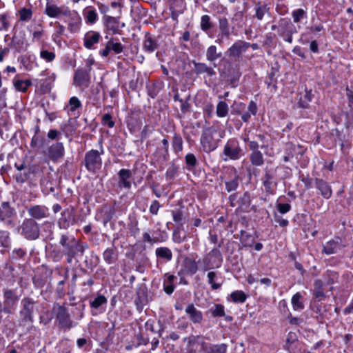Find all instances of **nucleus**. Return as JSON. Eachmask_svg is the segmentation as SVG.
Returning <instances> with one entry per match:
<instances>
[{
	"label": "nucleus",
	"mask_w": 353,
	"mask_h": 353,
	"mask_svg": "<svg viewBox=\"0 0 353 353\" xmlns=\"http://www.w3.org/2000/svg\"><path fill=\"white\" fill-rule=\"evenodd\" d=\"M59 244L63 249L66 263L68 264H71L74 260H76L77 257L82 256L85 250L88 248L87 243L76 239L72 235L66 234H61Z\"/></svg>",
	"instance_id": "f257e3e1"
},
{
	"label": "nucleus",
	"mask_w": 353,
	"mask_h": 353,
	"mask_svg": "<svg viewBox=\"0 0 353 353\" xmlns=\"http://www.w3.org/2000/svg\"><path fill=\"white\" fill-rule=\"evenodd\" d=\"M223 243V240L222 239L216 247L212 249L202 259L198 261V263H201V270L206 272L211 269L219 268L222 265L223 258L220 248Z\"/></svg>",
	"instance_id": "f03ea898"
},
{
	"label": "nucleus",
	"mask_w": 353,
	"mask_h": 353,
	"mask_svg": "<svg viewBox=\"0 0 353 353\" xmlns=\"http://www.w3.org/2000/svg\"><path fill=\"white\" fill-rule=\"evenodd\" d=\"M104 151L103 146L100 147V150L92 149L85 152L84 159L82 161L85 169L90 173H97L102 167L101 155Z\"/></svg>",
	"instance_id": "7ed1b4c3"
},
{
	"label": "nucleus",
	"mask_w": 353,
	"mask_h": 353,
	"mask_svg": "<svg viewBox=\"0 0 353 353\" xmlns=\"http://www.w3.org/2000/svg\"><path fill=\"white\" fill-rule=\"evenodd\" d=\"M222 154L225 157L223 158L224 161H236L244 156V150L236 138H230L225 143Z\"/></svg>",
	"instance_id": "20e7f679"
},
{
	"label": "nucleus",
	"mask_w": 353,
	"mask_h": 353,
	"mask_svg": "<svg viewBox=\"0 0 353 353\" xmlns=\"http://www.w3.org/2000/svg\"><path fill=\"white\" fill-rule=\"evenodd\" d=\"M20 234L28 241H34L39 238L40 227L33 219H25L19 228Z\"/></svg>",
	"instance_id": "39448f33"
},
{
	"label": "nucleus",
	"mask_w": 353,
	"mask_h": 353,
	"mask_svg": "<svg viewBox=\"0 0 353 353\" xmlns=\"http://www.w3.org/2000/svg\"><path fill=\"white\" fill-rule=\"evenodd\" d=\"M16 216V210L10 201L0 203V223L8 228H12L15 225Z\"/></svg>",
	"instance_id": "423d86ee"
},
{
	"label": "nucleus",
	"mask_w": 353,
	"mask_h": 353,
	"mask_svg": "<svg viewBox=\"0 0 353 353\" xmlns=\"http://www.w3.org/2000/svg\"><path fill=\"white\" fill-rule=\"evenodd\" d=\"M261 181L266 195L275 194L278 185L276 169L265 168Z\"/></svg>",
	"instance_id": "0eeeda50"
},
{
	"label": "nucleus",
	"mask_w": 353,
	"mask_h": 353,
	"mask_svg": "<svg viewBox=\"0 0 353 353\" xmlns=\"http://www.w3.org/2000/svg\"><path fill=\"white\" fill-rule=\"evenodd\" d=\"M297 30L289 18H281L278 21V34L285 41L292 43L293 42V34Z\"/></svg>",
	"instance_id": "6e6552de"
},
{
	"label": "nucleus",
	"mask_w": 353,
	"mask_h": 353,
	"mask_svg": "<svg viewBox=\"0 0 353 353\" xmlns=\"http://www.w3.org/2000/svg\"><path fill=\"white\" fill-rule=\"evenodd\" d=\"M215 132L216 131L211 128H205L202 132L200 144L205 153L209 154L214 151L219 146V140L214 137Z\"/></svg>",
	"instance_id": "1a4fd4ad"
},
{
	"label": "nucleus",
	"mask_w": 353,
	"mask_h": 353,
	"mask_svg": "<svg viewBox=\"0 0 353 353\" xmlns=\"http://www.w3.org/2000/svg\"><path fill=\"white\" fill-rule=\"evenodd\" d=\"M43 154L48 161L58 163L65 156V148L62 142L57 141L52 143L46 149L43 150Z\"/></svg>",
	"instance_id": "9d476101"
},
{
	"label": "nucleus",
	"mask_w": 353,
	"mask_h": 353,
	"mask_svg": "<svg viewBox=\"0 0 353 353\" xmlns=\"http://www.w3.org/2000/svg\"><path fill=\"white\" fill-rule=\"evenodd\" d=\"M36 302L31 297H23L21 301V310L19 314L21 322L32 323L34 321V310Z\"/></svg>",
	"instance_id": "9b49d317"
},
{
	"label": "nucleus",
	"mask_w": 353,
	"mask_h": 353,
	"mask_svg": "<svg viewBox=\"0 0 353 353\" xmlns=\"http://www.w3.org/2000/svg\"><path fill=\"white\" fill-rule=\"evenodd\" d=\"M161 46L160 37L145 32L142 42V50L145 53L152 54L156 52V57L159 58L161 55L158 51Z\"/></svg>",
	"instance_id": "f8f14e48"
},
{
	"label": "nucleus",
	"mask_w": 353,
	"mask_h": 353,
	"mask_svg": "<svg viewBox=\"0 0 353 353\" xmlns=\"http://www.w3.org/2000/svg\"><path fill=\"white\" fill-rule=\"evenodd\" d=\"M54 310L56 312V320L61 328L68 330L76 325V323L71 319L68 310L65 305H58Z\"/></svg>",
	"instance_id": "ddd939ff"
},
{
	"label": "nucleus",
	"mask_w": 353,
	"mask_h": 353,
	"mask_svg": "<svg viewBox=\"0 0 353 353\" xmlns=\"http://www.w3.org/2000/svg\"><path fill=\"white\" fill-rule=\"evenodd\" d=\"M3 301L2 303L5 310H7L11 314L15 310L19 296L17 295L16 290L8 288L2 289Z\"/></svg>",
	"instance_id": "4468645a"
},
{
	"label": "nucleus",
	"mask_w": 353,
	"mask_h": 353,
	"mask_svg": "<svg viewBox=\"0 0 353 353\" xmlns=\"http://www.w3.org/2000/svg\"><path fill=\"white\" fill-rule=\"evenodd\" d=\"M118 181L114 185L117 192H119L121 190H130L132 187V171L129 169L122 168L118 173Z\"/></svg>",
	"instance_id": "2eb2a0df"
},
{
	"label": "nucleus",
	"mask_w": 353,
	"mask_h": 353,
	"mask_svg": "<svg viewBox=\"0 0 353 353\" xmlns=\"http://www.w3.org/2000/svg\"><path fill=\"white\" fill-rule=\"evenodd\" d=\"M246 41L243 40H236L233 44L227 49L225 54L234 61H239L242 59L243 54L247 51Z\"/></svg>",
	"instance_id": "dca6fc26"
},
{
	"label": "nucleus",
	"mask_w": 353,
	"mask_h": 353,
	"mask_svg": "<svg viewBox=\"0 0 353 353\" xmlns=\"http://www.w3.org/2000/svg\"><path fill=\"white\" fill-rule=\"evenodd\" d=\"M74 85L86 88L90 83V68H79L75 70L73 78Z\"/></svg>",
	"instance_id": "f3484780"
},
{
	"label": "nucleus",
	"mask_w": 353,
	"mask_h": 353,
	"mask_svg": "<svg viewBox=\"0 0 353 353\" xmlns=\"http://www.w3.org/2000/svg\"><path fill=\"white\" fill-rule=\"evenodd\" d=\"M205 59L208 62L213 64L214 68L218 66L216 61L219 59H220L221 63L225 62L230 64L229 61L223 57L222 52L219 50L217 46L215 45H210L207 48Z\"/></svg>",
	"instance_id": "a211bd4d"
},
{
	"label": "nucleus",
	"mask_w": 353,
	"mask_h": 353,
	"mask_svg": "<svg viewBox=\"0 0 353 353\" xmlns=\"http://www.w3.org/2000/svg\"><path fill=\"white\" fill-rule=\"evenodd\" d=\"M89 302L92 309V314L96 315L98 313H102L105 311L108 299L104 295L97 293L95 296L90 299Z\"/></svg>",
	"instance_id": "6ab92c4d"
},
{
	"label": "nucleus",
	"mask_w": 353,
	"mask_h": 353,
	"mask_svg": "<svg viewBox=\"0 0 353 353\" xmlns=\"http://www.w3.org/2000/svg\"><path fill=\"white\" fill-rule=\"evenodd\" d=\"M314 98V92L312 89H308L306 86L303 91H301L297 94V105L302 109H308L310 103Z\"/></svg>",
	"instance_id": "aec40b11"
},
{
	"label": "nucleus",
	"mask_w": 353,
	"mask_h": 353,
	"mask_svg": "<svg viewBox=\"0 0 353 353\" xmlns=\"http://www.w3.org/2000/svg\"><path fill=\"white\" fill-rule=\"evenodd\" d=\"M69 8L59 7L54 3L47 2L44 10V14L50 18H59L61 16L68 14Z\"/></svg>",
	"instance_id": "412c9836"
},
{
	"label": "nucleus",
	"mask_w": 353,
	"mask_h": 353,
	"mask_svg": "<svg viewBox=\"0 0 353 353\" xmlns=\"http://www.w3.org/2000/svg\"><path fill=\"white\" fill-rule=\"evenodd\" d=\"M103 21L106 30L111 32L113 34H118L120 29L125 26L123 23L121 24L119 17L104 15Z\"/></svg>",
	"instance_id": "4be33fe9"
},
{
	"label": "nucleus",
	"mask_w": 353,
	"mask_h": 353,
	"mask_svg": "<svg viewBox=\"0 0 353 353\" xmlns=\"http://www.w3.org/2000/svg\"><path fill=\"white\" fill-rule=\"evenodd\" d=\"M65 17L69 18L68 23V30L71 33L79 32L82 25V19L79 13L75 10H70L69 9L68 14H66Z\"/></svg>",
	"instance_id": "5701e85b"
},
{
	"label": "nucleus",
	"mask_w": 353,
	"mask_h": 353,
	"mask_svg": "<svg viewBox=\"0 0 353 353\" xmlns=\"http://www.w3.org/2000/svg\"><path fill=\"white\" fill-rule=\"evenodd\" d=\"M193 72L197 76L205 74L204 78L216 76L214 68L203 62L192 61Z\"/></svg>",
	"instance_id": "b1692460"
},
{
	"label": "nucleus",
	"mask_w": 353,
	"mask_h": 353,
	"mask_svg": "<svg viewBox=\"0 0 353 353\" xmlns=\"http://www.w3.org/2000/svg\"><path fill=\"white\" fill-rule=\"evenodd\" d=\"M125 46L120 42L115 41L114 39L111 38L105 44V48L99 51V54L103 57H107L111 51L114 54L121 53Z\"/></svg>",
	"instance_id": "393cba45"
},
{
	"label": "nucleus",
	"mask_w": 353,
	"mask_h": 353,
	"mask_svg": "<svg viewBox=\"0 0 353 353\" xmlns=\"http://www.w3.org/2000/svg\"><path fill=\"white\" fill-rule=\"evenodd\" d=\"M30 219L34 220H40L47 218L49 216V210L46 205H33L27 209Z\"/></svg>",
	"instance_id": "a878e982"
},
{
	"label": "nucleus",
	"mask_w": 353,
	"mask_h": 353,
	"mask_svg": "<svg viewBox=\"0 0 353 353\" xmlns=\"http://www.w3.org/2000/svg\"><path fill=\"white\" fill-rule=\"evenodd\" d=\"M219 34L216 40V43L221 44L224 38L230 39L231 32L230 29V23L228 19L225 17L219 18Z\"/></svg>",
	"instance_id": "bb28decb"
},
{
	"label": "nucleus",
	"mask_w": 353,
	"mask_h": 353,
	"mask_svg": "<svg viewBox=\"0 0 353 353\" xmlns=\"http://www.w3.org/2000/svg\"><path fill=\"white\" fill-rule=\"evenodd\" d=\"M314 181V187L318 190V194H321L325 199H330L332 195L330 184L321 178H315Z\"/></svg>",
	"instance_id": "cd10ccee"
},
{
	"label": "nucleus",
	"mask_w": 353,
	"mask_h": 353,
	"mask_svg": "<svg viewBox=\"0 0 353 353\" xmlns=\"http://www.w3.org/2000/svg\"><path fill=\"white\" fill-rule=\"evenodd\" d=\"M239 185V176L235 168H232L228 172V177L225 181V190L230 192L236 190Z\"/></svg>",
	"instance_id": "c85d7f7f"
},
{
	"label": "nucleus",
	"mask_w": 353,
	"mask_h": 353,
	"mask_svg": "<svg viewBox=\"0 0 353 353\" xmlns=\"http://www.w3.org/2000/svg\"><path fill=\"white\" fill-rule=\"evenodd\" d=\"M82 108L81 101L77 97H72L68 101V103L64 107V110H66L70 116H73L76 118L79 117L81 114L79 111Z\"/></svg>",
	"instance_id": "c756f323"
},
{
	"label": "nucleus",
	"mask_w": 353,
	"mask_h": 353,
	"mask_svg": "<svg viewBox=\"0 0 353 353\" xmlns=\"http://www.w3.org/2000/svg\"><path fill=\"white\" fill-rule=\"evenodd\" d=\"M101 39V35L99 32L96 31H88L87 32L83 37V46L88 50L94 49V46L98 43Z\"/></svg>",
	"instance_id": "7c9ffc66"
},
{
	"label": "nucleus",
	"mask_w": 353,
	"mask_h": 353,
	"mask_svg": "<svg viewBox=\"0 0 353 353\" xmlns=\"http://www.w3.org/2000/svg\"><path fill=\"white\" fill-rule=\"evenodd\" d=\"M114 241L112 247L106 248L103 252V259L108 265H112L117 263L119 259V252L117 247L114 245Z\"/></svg>",
	"instance_id": "2f4dec72"
},
{
	"label": "nucleus",
	"mask_w": 353,
	"mask_h": 353,
	"mask_svg": "<svg viewBox=\"0 0 353 353\" xmlns=\"http://www.w3.org/2000/svg\"><path fill=\"white\" fill-rule=\"evenodd\" d=\"M54 80L55 76L52 74L45 79L40 80L36 79L35 81H37V86L39 87L41 93L46 94L50 92Z\"/></svg>",
	"instance_id": "473e14b6"
},
{
	"label": "nucleus",
	"mask_w": 353,
	"mask_h": 353,
	"mask_svg": "<svg viewBox=\"0 0 353 353\" xmlns=\"http://www.w3.org/2000/svg\"><path fill=\"white\" fill-rule=\"evenodd\" d=\"M185 312L188 315L190 320L194 324H199L203 321L202 312L197 310L194 304H189L185 308Z\"/></svg>",
	"instance_id": "72a5a7b5"
},
{
	"label": "nucleus",
	"mask_w": 353,
	"mask_h": 353,
	"mask_svg": "<svg viewBox=\"0 0 353 353\" xmlns=\"http://www.w3.org/2000/svg\"><path fill=\"white\" fill-rule=\"evenodd\" d=\"M184 341H186L188 347H193L194 345H198L200 346V352H201L203 349L209 346L211 343L206 342L204 340V336L199 335H191L188 337L184 338Z\"/></svg>",
	"instance_id": "f704fd0d"
},
{
	"label": "nucleus",
	"mask_w": 353,
	"mask_h": 353,
	"mask_svg": "<svg viewBox=\"0 0 353 353\" xmlns=\"http://www.w3.org/2000/svg\"><path fill=\"white\" fill-rule=\"evenodd\" d=\"M12 244L10 233L8 230H0V248L3 249L0 250L1 254H4L8 252Z\"/></svg>",
	"instance_id": "c9c22d12"
},
{
	"label": "nucleus",
	"mask_w": 353,
	"mask_h": 353,
	"mask_svg": "<svg viewBox=\"0 0 353 353\" xmlns=\"http://www.w3.org/2000/svg\"><path fill=\"white\" fill-rule=\"evenodd\" d=\"M270 7L267 3H262L261 1L256 2L254 6V18L258 21H262L265 14L270 13Z\"/></svg>",
	"instance_id": "e433bc0d"
},
{
	"label": "nucleus",
	"mask_w": 353,
	"mask_h": 353,
	"mask_svg": "<svg viewBox=\"0 0 353 353\" xmlns=\"http://www.w3.org/2000/svg\"><path fill=\"white\" fill-rule=\"evenodd\" d=\"M83 15L87 24L93 25L99 19L96 9L92 6H87L83 10Z\"/></svg>",
	"instance_id": "4c0bfd02"
},
{
	"label": "nucleus",
	"mask_w": 353,
	"mask_h": 353,
	"mask_svg": "<svg viewBox=\"0 0 353 353\" xmlns=\"http://www.w3.org/2000/svg\"><path fill=\"white\" fill-rule=\"evenodd\" d=\"M176 279V277L173 274H170L168 273H165L163 276V290L164 292L168 294H172L174 290H175V285L174 284L175 280Z\"/></svg>",
	"instance_id": "58836bf2"
},
{
	"label": "nucleus",
	"mask_w": 353,
	"mask_h": 353,
	"mask_svg": "<svg viewBox=\"0 0 353 353\" xmlns=\"http://www.w3.org/2000/svg\"><path fill=\"white\" fill-rule=\"evenodd\" d=\"M219 72L220 74V76L227 79V81L231 84L234 85L236 82L239 81V78L241 75V73L239 71H236L235 73L230 74H229V71H226L225 68L222 67V65L220 64L219 67Z\"/></svg>",
	"instance_id": "ea45409f"
},
{
	"label": "nucleus",
	"mask_w": 353,
	"mask_h": 353,
	"mask_svg": "<svg viewBox=\"0 0 353 353\" xmlns=\"http://www.w3.org/2000/svg\"><path fill=\"white\" fill-rule=\"evenodd\" d=\"M341 242V240L339 237L327 241L323 246V253H325L327 255L336 253L340 245Z\"/></svg>",
	"instance_id": "a19ab883"
},
{
	"label": "nucleus",
	"mask_w": 353,
	"mask_h": 353,
	"mask_svg": "<svg viewBox=\"0 0 353 353\" xmlns=\"http://www.w3.org/2000/svg\"><path fill=\"white\" fill-rule=\"evenodd\" d=\"M199 265L201 266V263L196 262L192 259H186L184 261L183 271L188 275H194L199 270Z\"/></svg>",
	"instance_id": "79ce46f5"
},
{
	"label": "nucleus",
	"mask_w": 353,
	"mask_h": 353,
	"mask_svg": "<svg viewBox=\"0 0 353 353\" xmlns=\"http://www.w3.org/2000/svg\"><path fill=\"white\" fill-rule=\"evenodd\" d=\"M228 345L226 343H210L203 349L201 352L203 353H226L228 351Z\"/></svg>",
	"instance_id": "37998d69"
},
{
	"label": "nucleus",
	"mask_w": 353,
	"mask_h": 353,
	"mask_svg": "<svg viewBox=\"0 0 353 353\" xmlns=\"http://www.w3.org/2000/svg\"><path fill=\"white\" fill-rule=\"evenodd\" d=\"M155 254L157 259L163 260L165 262L172 259L173 255L171 250L167 247H159L155 250Z\"/></svg>",
	"instance_id": "c03bdc74"
},
{
	"label": "nucleus",
	"mask_w": 353,
	"mask_h": 353,
	"mask_svg": "<svg viewBox=\"0 0 353 353\" xmlns=\"http://www.w3.org/2000/svg\"><path fill=\"white\" fill-rule=\"evenodd\" d=\"M172 148L173 152L178 154L183 151V140L181 134L174 132L171 139Z\"/></svg>",
	"instance_id": "a18cd8bd"
},
{
	"label": "nucleus",
	"mask_w": 353,
	"mask_h": 353,
	"mask_svg": "<svg viewBox=\"0 0 353 353\" xmlns=\"http://www.w3.org/2000/svg\"><path fill=\"white\" fill-rule=\"evenodd\" d=\"M27 255V250L24 248H14L9 254L10 261L24 260Z\"/></svg>",
	"instance_id": "49530a36"
},
{
	"label": "nucleus",
	"mask_w": 353,
	"mask_h": 353,
	"mask_svg": "<svg viewBox=\"0 0 353 353\" xmlns=\"http://www.w3.org/2000/svg\"><path fill=\"white\" fill-rule=\"evenodd\" d=\"M162 88H163L162 82L154 81V82L148 83L146 85L148 94L150 97L154 99L158 95V94L161 90Z\"/></svg>",
	"instance_id": "de8ad7c7"
},
{
	"label": "nucleus",
	"mask_w": 353,
	"mask_h": 353,
	"mask_svg": "<svg viewBox=\"0 0 353 353\" xmlns=\"http://www.w3.org/2000/svg\"><path fill=\"white\" fill-rule=\"evenodd\" d=\"M323 287V282L321 279H316L314 281L313 295L319 301H321L325 298Z\"/></svg>",
	"instance_id": "09e8293b"
},
{
	"label": "nucleus",
	"mask_w": 353,
	"mask_h": 353,
	"mask_svg": "<svg viewBox=\"0 0 353 353\" xmlns=\"http://www.w3.org/2000/svg\"><path fill=\"white\" fill-rule=\"evenodd\" d=\"M249 160L251 164L256 167L262 166L265 161L263 155L260 150L251 152L249 156Z\"/></svg>",
	"instance_id": "8fccbe9b"
},
{
	"label": "nucleus",
	"mask_w": 353,
	"mask_h": 353,
	"mask_svg": "<svg viewBox=\"0 0 353 353\" xmlns=\"http://www.w3.org/2000/svg\"><path fill=\"white\" fill-rule=\"evenodd\" d=\"M240 234V242L243 247L251 248L253 246L255 242V239L252 234L248 233L245 230H241Z\"/></svg>",
	"instance_id": "3c124183"
},
{
	"label": "nucleus",
	"mask_w": 353,
	"mask_h": 353,
	"mask_svg": "<svg viewBox=\"0 0 353 353\" xmlns=\"http://www.w3.org/2000/svg\"><path fill=\"white\" fill-rule=\"evenodd\" d=\"M26 39L23 37H17L14 35L12 38L11 42L9 43L10 48H13L18 52H21L24 49Z\"/></svg>",
	"instance_id": "603ef678"
},
{
	"label": "nucleus",
	"mask_w": 353,
	"mask_h": 353,
	"mask_svg": "<svg viewBox=\"0 0 353 353\" xmlns=\"http://www.w3.org/2000/svg\"><path fill=\"white\" fill-rule=\"evenodd\" d=\"M239 207L243 211H248L251 204V196L248 192H245L237 201Z\"/></svg>",
	"instance_id": "864d4df0"
},
{
	"label": "nucleus",
	"mask_w": 353,
	"mask_h": 353,
	"mask_svg": "<svg viewBox=\"0 0 353 353\" xmlns=\"http://www.w3.org/2000/svg\"><path fill=\"white\" fill-rule=\"evenodd\" d=\"M77 347L84 352H89L92 347V341L90 337L79 338L77 340Z\"/></svg>",
	"instance_id": "5fc2aeb1"
},
{
	"label": "nucleus",
	"mask_w": 353,
	"mask_h": 353,
	"mask_svg": "<svg viewBox=\"0 0 353 353\" xmlns=\"http://www.w3.org/2000/svg\"><path fill=\"white\" fill-rule=\"evenodd\" d=\"M247 299V296L245 292L242 290H235L232 292L230 294V299L228 298V300H231L232 302L235 303H243Z\"/></svg>",
	"instance_id": "6e6d98bb"
},
{
	"label": "nucleus",
	"mask_w": 353,
	"mask_h": 353,
	"mask_svg": "<svg viewBox=\"0 0 353 353\" xmlns=\"http://www.w3.org/2000/svg\"><path fill=\"white\" fill-rule=\"evenodd\" d=\"M185 168L188 171H193L198 164L196 156L192 153H188L185 157Z\"/></svg>",
	"instance_id": "4d7b16f0"
},
{
	"label": "nucleus",
	"mask_w": 353,
	"mask_h": 353,
	"mask_svg": "<svg viewBox=\"0 0 353 353\" xmlns=\"http://www.w3.org/2000/svg\"><path fill=\"white\" fill-rule=\"evenodd\" d=\"M302 295L300 292L294 294L291 299L293 310L295 311H301L304 309V304L301 301Z\"/></svg>",
	"instance_id": "13d9d810"
},
{
	"label": "nucleus",
	"mask_w": 353,
	"mask_h": 353,
	"mask_svg": "<svg viewBox=\"0 0 353 353\" xmlns=\"http://www.w3.org/2000/svg\"><path fill=\"white\" fill-rule=\"evenodd\" d=\"M229 112V107L226 102L220 101L216 108V114L219 118L225 117Z\"/></svg>",
	"instance_id": "bf43d9fd"
},
{
	"label": "nucleus",
	"mask_w": 353,
	"mask_h": 353,
	"mask_svg": "<svg viewBox=\"0 0 353 353\" xmlns=\"http://www.w3.org/2000/svg\"><path fill=\"white\" fill-rule=\"evenodd\" d=\"M292 17L293 22L295 23H300L302 20L307 18V14L306 10L303 8L295 9L292 12Z\"/></svg>",
	"instance_id": "052dcab7"
},
{
	"label": "nucleus",
	"mask_w": 353,
	"mask_h": 353,
	"mask_svg": "<svg viewBox=\"0 0 353 353\" xmlns=\"http://www.w3.org/2000/svg\"><path fill=\"white\" fill-rule=\"evenodd\" d=\"M208 312L214 318L223 317L225 316V307L221 304H214L209 309Z\"/></svg>",
	"instance_id": "680f3d73"
},
{
	"label": "nucleus",
	"mask_w": 353,
	"mask_h": 353,
	"mask_svg": "<svg viewBox=\"0 0 353 353\" xmlns=\"http://www.w3.org/2000/svg\"><path fill=\"white\" fill-rule=\"evenodd\" d=\"M213 27V23L209 15L205 14L201 17L200 28L202 31L208 33Z\"/></svg>",
	"instance_id": "e2e57ef3"
},
{
	"label": "nucleus",
	"mask_w": 353,
	"mask_h": 353,
	"mask_svg": "<svg viewBox=\"0 0 353 353\" xmlns=\"http://www.w3.org/2000/svg\"><path fill=\"white\" fill-rule=\"evenodd\" d=\"M32 85V81L29 79H18L14 81V86L17 91L26 92L28 88Z\"/></svg>",
	"instance_id": "0e129e2a"
},
{
	"label": "nucleus",
	"mask_w": 353,
	"mask_h": 353,
	"mask_svg": "<svg viewBox=\"0 0 353 353\" xmlns=\"http://www.w3.org/2000/svg\"><path fill=\"white\" fill-rule=\"evenodd\" d=\"M162 146L159 148L161 152V157L163 161H167L169 160L170 154H169V141L167 138H164L161 141Z\"/></svg>",
	"instance_id": "69168bd1"
},
{
	"label": "nucleus",
	"mask_w": 353,
	"mask_h": 353,
	"mask_svg": "<svg viewBox=\"0 0 353 353\" xmlns=\"http://www.w3.org/2000/svg\"><path fill=\"white\" fill-rule=\"evenodd\" d=\"M179 170V167L174 163H172L165 172L166 180L170 181L174 179Z\"/></svg>",
	"instance_id": "338daca9"
},
{
	"label": "nucleus",
	"mask_w": 353,
	"mask_h": 353,
	"mask_svg": "<svg viewBox=\"0 0 353 353\" xmlns=\"http://www.w3.org/2000/svg\"><path fill=\"white\" fill-rule=\"evenodd\" d=\"M185 9V2L184 0H170V10L184 12Z\"/></svg>",
	"instance_id": "774afa93"
}]
</instances>
